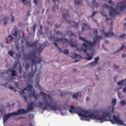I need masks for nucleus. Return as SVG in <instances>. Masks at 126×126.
<instances>
[{"label": "nucleus", "instance_id": "56", "mask_svg": "<svg viewBox=\"0 0 126 126\" xmlns=\"http://www.w3.org/2000/svg\"><path fill=\"white\" fill-rule=\"evenodd\" d=\"M109 19L108 17H106V22H107V21H109Z\"/></svg>", "mask_w": 126, "mask_h": 126}, {"label": "nucleus", "instance_id": "48", "mask_svg": "<svg viewBox=\"0 0 126 126\" xmlns=\"http://www.w3.org/2000/svg\"><path fill=\"white\" fill-rule=\"evenodd\" d=\"M11 21L12 22H13V21H14V17H13L12 15H11Z\"/></svg>", "mask_w": 126, "mask_h": 126}, {"label": "nucleus", "instance_id": "59", "mask_svg": "<svg viewBox=\"0 0 126 126\" xmlns=\"http://www.w3.org/2000/svg\"><path fill=\"white\" fill-rule=\"evenodd\" d=\"M47 24H48L49 25H51V24L50 22H49V21H47Z\"/></svg>", "mask_w": 126, "mask_h": 126}, {"label": "nucleus", "instance_id": "60", "mask_svg": "<svg viewBox=\"0 0 126 126\" xmlns=\"http://www.w3.org/2000/svg\"><path fill=\"white\" fill-rule=\"evenodd\" d=\"M86 100H87V101H89V98L88 97H87L86 98Z\"/></svg>", "mask_w": 126, "mask_h": 126}, {"label": "nucleus", "instance_id": "29", "mask_svg": "<svg viewBox=\"0 0 126 126\" xmlns=\"http://www.w3.org/2000/svg\"><path fill=\"white\" fill-rule=\"evenodd\" d=\"M120 104L122 106H125L126 104V100H121Z\"/></svg>", "mask_w": 126, "mask_h": 126}, {"label": "nucleus", "instance_id": "15", "mask_svg": "<svg viewBox=\"0 0 126 126\" xmlns=\"http://www.w3.org/2000/svg\"><path fill=\"white\" fill-rule=\"evenodd\" d=\"M99 61V57H97L94 58V62H93L90 63L91 66H94L98 63V61Z\"/></svg>", "mask_w": 126, "mask_h": 126}, {"label": "nucleus", "instance_id": "42", "mask_svg": "<svg viewBox=\"0 0 126 126\" xmlns=\"http://www.w3.org/2000/svg\"><path fill=\"white\" fill-rule=\"evenodd\" d=\"M39 0H33V2L35 4L38 5V2Z\"/></svg>", "mask_w": 126, "mask_h": 126}, {"label": "nucleus", "instance_id": "9", "mask_svg": "<svg viewBox=\"0 0 126 126\" xmlns=\"http://www.w3.org/2000/svg\"><path fill=\"white\" fill-rule=\"evenodd\" d=\"M91 30V25L87 23H84L82 25V31H85L86 30ZM93 32H97V29H92Z\"/></svg>", "mask_w": 126, "mask_h": 126}, {"label": "nucleus", "instance_id": "45", "mask_svg": "<svg viewBox=\"0 0 126 126\" xmlns=\"http://www.w3.org/2000/svg\"><path fill=\"white\" fill-rule=\"evenodd\" d=\"M8 38H10V40H13V37L11 34H9L8 36Z\"/></svg>", "mask_w": 126, "mask_h": 126}, {"label": "nucleus", "instance_id": "20", "mask_svg": "<svg viewBox=\"0 0 126 126\" xmlns=\"http://www.w3.org/2000/svg\"><path fill=\"white\" fill-rule=\"evenodd\" d=\"M126 78L124 80H122L117 82V85L118 86H122L123 85H125V86L126 87Z\"/></svg>", "mask_w": 126, "mask_h": 126}, {"label": "nucleus", "instance_id": "8", "mask_svg": "<svg viewBox=\"0 0 126 126\" xmlns=\"http://www.w3.org/2000/svg\"><path fill=\"white\" fill-rule=\"evenodd\" d=\"M103 7V8H106V9L109 8V14L111 17L118 14L117 11L115 8H113L112 7L109 6L106 4H104Z\"/></svg>", "mask_w": 126, "mask_h": 126}, {"label": "nucleus", "instance_id": "54", "mask_svg": "<svg viewBox=\"0 0 126 126\" xmlns=\"http://www.w3.org/2000/svg\"><path fill=\"white\" fill-rule=\"evenodd\" d=\"M126 55L125 54H123L122 55V58H126Z\"/></svg>", "mask_w": 126, "mask_h": 126}, {"label": "nucleus", "instance_id": "23", "mask_svg": "<svg viewBox=\"0 0 126 126\" xmlns=\"http://www.w3.org/2000/svg\"><path fill=\"white\" fill-rule=\"evenodd\" d=\"M32 96L35 99H38V94L35 93V91L32 90Z\"/></svg>", "mask_w": 126, "mask_h": 126}, {"label": "nucleus", "instance_id": "51", "mask_svg": "<svg viewBox=\"0 0 126 126\" xmlns=\"http://www.w3.org/2000/svg\"><path fill=\"white\" fill-rule=\"evenodd\" d=\"M114 67H115L116 69H118L119 68V66H117V65H116L115 64H114Z\"/></svg>", "mask_w": 126, "mask_h": 126}, {"label": "nucleus", "instance_id": "32", "mask_svg": "<svg viewBox=\"0 0 126 126\" xmlns=\"http://www.w3.org/2000/svg\"><path fill=\"white\" fill-rule=\"evenodd\" d=\"M125 37H126V34H125V33H123V35H119V38L124 39Z\"/></svg>", "mask_w": 126, "mask_h": 126}, {"label": "nucleus", "instance_id": "61", "mask_svg": "<svg viewBox=\"0 0 126 126\" xmlns=\"http://www.w3.org/2000/svg\"><path fill=\"white\" fill-rule=\"evenodd\" d=\"M94 34H97V32H94Z\"/></svg>", "mask_w": 126, "mask_h": 126}, {"label": "nucleus", "instance_id": "38", "mask_svg": "<svg viewBox=\"0 0 126 126\" xmlns=\"http://www.w3.org/2000/svg\"><path fill=\"white\" fill-rule=\"evenodd\" d=\"M25 90H26V91H27V88H24V89H23V90L21 91V92L20 93V94H22V95H23V94H24V91Z\"/></svg>", "mask_w": 126, "mask_h": 126}, {"label": "nucleus", "instance_id": "52", "mask_svg": "<svg viewBox=\"0 0 126 126\" xmlns=\"http://www.w3.org/2000/svg\"><path fill=\"white\" fill-rule=\"evenodd\" d=\"M55 27H56V28H59L60 26V25H57V24H56V25H55Z\"/></svg>", "mask_w": 126, "mask_h": 126}, {"label": "nucleus", "instance_id": "58", "mask_svg": "<svg viewBox=\"0 0 126 126\" xmlns=\"http://www.w3.org/2000/svg\"><path fill=\"white\" fill-rule=\"evenodd\" d=\"M93 21H94V22H95V23H97V22L96 20L93 19Z\"/></svg>", "mask_w": 126, "mask_h": 126}, {"label": "nucleus", "instance_id": "53", "mask_svg": "<svg viewBox=\"0 0 126 126\" xmlns=\"http://www.w3.org/2000/svg\"><path fill=\"white\" fill-rule=\"evenodd\" d=\"M123 92L126 93V87L123 89Z\"/></svg>", "mask_w": 126, "mask_h": 126}, {"label": "nucleus", "instance_id": "2", "mask_svg": "<svg viewBox=\"0 0 126 126\" xmlns=\"http://www.w3.org/2000/svg\"><path fill=\"white\" fill-rule=\"evenodd\" d=\"M46 46V42L41 44L39 43V40H35L32 43V78H33L34 76H35V87L38 88L40 91H42V87L39 84V82H40V77L42 73H41L40 70H37V64H40L43 61L41 57V53Z\"/></svg>", "mask_w": 126, "mask_h": 126}, {"label": "nucleus", "instance_id": "43", "mask_svg": "<svg viewBox=\"0 0 126 126\" xmlns=\"http://www.w3.org/2000/svg\"><path fill=\"white\" fill-rule=\"evenodd\" d=\"M43 29V26L42 25H40V30H39L38 32H42V30Z\"/></svg>", "mask_w": 126, "mask_h": 126}, {"label": "nucleus", "instance_id": "7", "mask_svg": "<svg viewBox=\"0 0 126 126\" xmlns=\"http://www.w3.org/2000/svg\"><path fill=\"white\" fill-rule=\"evenodd\" d=\"M32 110V101H31L30 104L27 106L26 110L24 109H19L17 112H13L14 116H19V115H22V114H28Z\"/></svg>", "mask_w": 126, "mask_h": 126}, {"label": "nucleus", "instance_id": "25", "mask_svg": "<svg viewBox=\"0 0 126 126\" xmlns=\"http://www.w3.org/2000/svg\"><path fill=\"white\" fill-rule=\"evenodd\" d=\"M95 0H94V1L92 2V4L93 6L97 7L99 6V4L97 2H95Z\"/></svg>", "mask_w": 126, "mask_h": 126}, {"label": "nucleus", "instance_id": "35", "mask_svg": "<svg viewBox=\"0 0 126 126\" xmlns=\"http://www.w3.org/2000/svg\"><path fill=\"white\" fill-rule=\"evenodd\" d=\"M97 13V11H93V14L90 17L91 18H93V17H94V16Z\"/></svg>", "mask_w": 126, "mask_h": 126}, {"label": "nucleus", "instance_id": "11", "mask_svg": "<svg viewBox=\"0 0 126 126\" xmlns=\"http://www.w3.org/2000/svg\"><path fill=\"white\" fill-rule=\"evenodd\" d=\"M12 116H14L13 112L6 114V115H4V116L2 117L3 123H6L8 119H9V118H10V117Z\"/></svg>", "mask_w": 126, "mask_h": 126}, {"label": "nucleus", "instance_id": "4", "mask_svg": "<svg viewBox=\"0 0 126 126\" xmlns=\"http://www.w3.org/2000/svg\"><path fill=\"white\" fill-rule=\"evenodd\" d=\"M39 95L42 96L43 100L38 102L39 107L41 109H44V106L47 109H49L51 111H56L58 110V107L56 105H51L50 101L53 102L52 98L49 94H46L44 93L43 91H41L39 93Z\"/></svg>", "mask_w": 126, "mask_h": 126}, {"label": "nucleus", "instance_id": "21", "mask_svg": "<svg viewBox=\"0 0 126 126\" xmlns=\"http://www.w3.org/2000/svg\"><path fill=\"white\" fill-rule=\"evenodd\" d=\"M81 97V94L80 92H78L76 94H74L72 95V97L73 99H77L78 97Z\"/></svg>", "mask_w": 126, "mask_h": 126}, {"label": "nucleus", "instance_id": "39", "mask_svg": "<svg viewBox=\"0 0 126 126\" xmlns=\"http://www.w3.org/2000/svg\"><path fill=\"white\" fill-rule=\"evenodd\" d=\"M26 44L28 47H32V43H30L28 42H27Z\"/></svg>", "mask_w": 126, "mask_h": 126}, {"label": "nucleus", "instance_id": "26", "mask_svg": "<svg viewBox=\"0 0 126 126\" xmlns=\"http://www.w3.org/2000/svg\"><path fill=\"white\" fill-rule=\"evenodd\" d=\"M124 47H125V44L122 45V46L120 48V49H119L117 51H116L115 52H114V54L115 53H119L121 51H122L123 49L124 48Z\"/></svg>", "mask_w": 126, "mask_h": 126}, {"label": "nucleus", "instance_id": "57", "mask_svg": "<svg viewBox=\"0 0 126 126\" xmlns=\"http://www.w3.org/2000/svg\"><path fill=\"white\" fill-rule=\"evenodd\" d=\"M71 36H74V32H71L70 33Z\"/></svg>", "mask_w": 126, "mask_h": 126}, {"label": "nucleus", "instance_id": "34", "mask_svg": "<svg viewBox=\"0 0 126 126\" xmlns=\"http://www.w3.org/2000/svg\"><path fill=\"white\" fill-rule=\"evenodd\" d=\"M69 44H70V45H71V47H74V43H73V42L72 39L70 40L69 41Z\"/></svg>", "mask_w": 126, "mask_h": 126}, {"label": "nucleus", "instance_id": "30", "mask_svg": "<svg viewBox=\"0 0 126 126\" xmlns=\"http://www.w3.org/2000/svg\"><path fill=\"white\" fill-rule=\"evenodd\" d=\"M16 59L18 60H19V59H20V58H21V55L19 53H17L16 54Z\"/></svg>", "mask_w": 126, "mask_h": 126}, {"label": "nucleus", "instance_id": "33", "mask_svg": "<svg viewBox=\"0 0 126 126\" xmlns=\"http://www.w3.org/2000/svg\"><path fill=\"white\" fill-rule=\"evenodd\" d=\"M27 17H29L31 16V11H28V13L26 14Z\"/></svg>", "mask_w": 126, "mask_h": 126}, {"label": "nucleus", "instance_id": "44", "mask_svg": "<svg viewBox=\"0 0 126 126\" xmlns=\"http://www.w3.org/2000/svg\"><path fill=\"white\" fill-rule=\"evenodd\" d=\"M60 93H61L60 96L61 97H63V95H64L65 94V93H64V92H61Z\"/></svg>", "mask_w": 126, "mask_h": 126}, {"label": "nucleus", "instance_id": "50", "mask_svg": "<svg viewBox=\"0 0 126 126\" xmlns=\"http://www.w3.org/2000/svg\"><path fill=\"white\" fill-rule=\"evenodd\" d=\"M36 28V24H34L33 26V32H35V29Z\"/></svg>", "mask_w": 126, "mask_h": 126}, {"label": "nucleus", "instance_id": "12", "mask_svg": "<svg viewBox=\"0 0 126 126\" xmlns=\"http://www.w3.org/2000/svg\"><path fill=\"white\" fill-rule=\"evenodd\" d=\"M71 58L75 60L74 63H77L81 59V56L78 55L76 53H73Z\"/></svg>", "mask_w": 126, "mask_h": 126}, {"label": "nucleus", "instance_id": "14", "mask_svg": "<svg viewBox=\"0 0 126 126\" xmlns=\"http://www.w3.org/2000/svg\"><path fill=\"white\" fill-rule=\"evenodd\" d=\"M21 2L24 5H27L29 4V6H31V0H21Z\"/></svg>", "mask_w": 126, "mask_h": 126}, {"label": "nucleus", "instance_id": "27", "mask_svg": "<svg viewBox=\"0 0 126 126\" xmlns=\"http://www.w3.org/2000/svg\"><path fill=\"white\" fill-rule=\"evenodd\" d=\"M74 2L78 5H81L82 4H83L82 1L79 0H74Z\"/></svg>", "mask_w": 126, "mask_h": 126}, {"label": "nucleus", "instance_id": "37", "mask_svg": "<svg viewBox=\"0 0 126 126\" xmlns=\"http://www.w3.org/2000/svg\"><path fill=\"white\" fill-rule=\"evenodd\" d=\"M108 3L112 5H113L115 4V2L112 1L111 0H110L108 1Z\"/></svg>", "mask_w": 126, "mask_h": 126}, {"label": "nucleus", "instance_id": "10", "mask_svg": "<svg viewBox=\"0 0 126 126\" xmlns=\"http://www.w3.org/2000/svg\"><path fill=\"white\" fill-rule=\"evenodd\" d=\"M117 9H120V11H123L126 9V0L124 2H119L116 6Z\"/></svg>", "mask_w": 126, "mask_h": 126}, {"label": "nucleus", "instance_id": "62", "mask_svg": "<svg viewBox=\"0 0 126 126\" xmlns=\"http://www.w3.org/2000/svg\"><path fill=\"white\" fill-rule=\"evenodd\" d=\"M50 11V9L48 8V9H47V12H48V11Z\"/></svg>", "mask_w": 126, "mask_h": 126}, {"label": "nucleus", "instance_id": "41", "mask_svg": "<svg viewBox=\"0 0 126 126\" xmlns=\"http://www.w3.org/2000/svg\"><path fill=\"white\" fill-rule=\"evenodd\" d=\"M29 66H30L29 63H27L26 64L25 68H26V69H27V70L28 69V68H29Z\"/></svg>", "mask_w": 126, "mask_h": 126}, {"label": "nucleus", "instance_id": "22", "mask_svg": "<svg viewBox=\"0 0 126 126\" xmlns=\"http://www.w3.org/2000/svg\"><path fill=\"white\" fill-rule=\"evenodd\" d=\"M116 103H117L116 99L115 98H114L112 101V104L113 105V107L112 108V113H114V106L116 104Z\"/></svg>", "mask_w": 126, "mask_h": 126}, {"label": "nucleus", "instance_id": "47", "mask_svg": "<svg viewBox=\"0 0 126 126\" xmlns=\"http://www.w3.org/2000/svg\"><path fill=\"white\" fill-rule=\"evenodd\" d=\"M17 64H18L17 63H15L14 64V65H13L14 68H16V67H17Z\"/></svg>", "mask_w": 126, "mask_h": 126}, {"label": "nucleus", "instance_id": "19", "mask_svg": "<svg viewBox=\"0 0 126 126\" xmlns=\"http://www.w3.org/2000/svg\"><path fill=\"white\" fill-rule=\"evenodd\" d=\"M55 3V5L53 6L54 8H56L57 10L59 9L58 4L60 2L59 0H52Z\"/></svg>", "mask_w": 126, "mask_h": 126}, {"label": "nucleus", "instance_id": "28", "mask_svg": "<svg viewBox=\"0 0 126 126\" xmlns=\"http://www.w3.org/2000/svg\"><path fill=\"white\" fill-rule=\"evenodd\" d=\"M8 55L11 56V57H12V58H13V55H14V52H13V51L12 50L8 51Z\"/></svg>", "mask_w": 126, "mask_h": 126}, {"label": "nucleus", "instance_id": "46", "mask_svg": "<svg viewBox=\"0 0 126 126\" xmlns=\"http://www.w3.org/2000/svg\"><path fill=\"white\" fill-rule=\"evenodd\" d=\"M12 35L15 36V37L16 38V37H17V32H15L14 33H12Z\"/></svg>", "mask_w": 126, "mask_h": 126}, {"label": "nucleus", "instance_id": "31", "mask_svg": "<svg viewBox=\"0 0 126 126\" xmlns=\"http://www.w3.org/2000/svg\"><path fill=\"white\" fill-rule=\"evenodd\" d=\"M100 13L102 14V16H103L104 17H106L107 14L104 11H101Z\"/></svg>", "mask_w": 126, "mask_h": 126}, {"label": "nucleus", "instance_id": "64", "mask_svg": "<svg viewBox=\"0 0 126 126\" xmlns=\"http://www.w3.org/2000/svg\"><path fill=\"white\" fill-rule=\"evenodd\" d=\"M125 26H126V23L125 24Z\"/></svg>", "mask_w": 126, "mask_h": 126}, {"label": "nucleus", "instance_id": "63", "mask_svg": "<svg viewBox=\"0 0 126 126\" xmlns=\"http://www.w3.org/2000/svg\"><path fill=\"white\" fill-rule=\"evenodd\" d=\"M30 126H32V123H31V124H30Z\"/></svg>", "mask_w": 126, "mask_h": 126}, {"label": "nucleus", "instance_id": "40", "mask_svg": "<svg viewBox=\"0 0 126 126\" xmlns=\"http://www.w3.org/2000/svg\"><path fill=\"white\" fill-rule=\"evenodd\" d=\"M13 31H14V32H19V31H18V30H17V28H16V27L14 28Z\"/></svg>", "mask_w": 126, "mask_h": 126}, {"label": "nucleus", "instance_id": "16", "mask_svg": "<svg viewBox=\"0 0 126 126\" xmlns=\"http://www.w3.org/2000/svg\"><path fill=\"white\" fill-rule=\"evenodd\" d=\"M9 71L11 73V76H17L16 71L13 68H9Z\"/></svg>", "mask_w": 126, "mask_h": 126}, {"label": "nucleus", "instance_id": "49", "mask_svg": "<svg viewBox=\"0 0 126 126\" xmlns=\"http://www.w3.org/2000/svg\"><path fill=\"white\" fill-rule=\"evenodd\" d=\"M29 77H31V78L32 77V72H30L29 74Z\"/></svg>", "mask_w": 126, "mask_h": 126}, {"label": "nucleus", "instance_id": "5", "mask_svg": "<svg viewBox=\"0 0 126 126\" xmlns=\"http://www.w3.org/2000/svg\"><path fill=\"white\" fill-rule=\"evenodd\" d=\"M68 12L69 11L68 10L64 9L63 12L62 19H63V22H64V21H66L67 23L69 25L71 24L72 27H74V28H75V29H76V28L78 27L79 23H76L74 21H69L67 20L68 19V18H70V15L68 14Z\"/></svg>", "mask_w": 126, "mask_h": 126}, {"label": "nucleus", "instance_id": "55", "mask_svg": "<svg viewBox=\"0 0 126 126\" xmlns=\"http://www.w3.org/2000/svg\"><path fill=\"white\" fill-rule=\"evenodd\" d=\"M9 88L10 89H11V90H13V87H12V86L9 87Z\"/></svg>", "mask_w": 126, "mask_h": 126}, {"label": "nucleus", "instance_id": "17", "mask_svg": "<svg viewBox=\"0 0 126 126\" xmlns=\"http://www.w3.org/2000/svg\"><path fill=\"white\" fill-rule=\"evenodd\" d=\"M103 35H104L105 37H112L114 35V32H103Z\"/></svg>", "mask_w": 126, "mask_h": 126}, {"label": "nucleus", "instance_id": "36", "mask_svg": "<svg viewBox=\"0 0 126 126\" xmlns=\"http://www.w3.org/2000/svg\"><path fill=\"white\" fill-rule=\"evenodd\" d=\"M24 100L26 101L27 102L28 105H29V104H30V103H29V102H28V98H27V96H24Z\"/></svg>", "mask_w": 126, "mask_h": 126}, {"label": "nucleus", "instance_id": "13", "mask_svg": "<svg viewBox=\"0 0 126 126\" xmlns=\"http://www.w3.org/2000/svg\"><path fill=\"white\" fill-rule=\"evenodd\" d=\"M23 59L25 61L27 60V61H31V62H32V53L28 55L24 54Z\"/></svg>", "mask_w": 126, "mask_h": 126}, {"label": "nucleus", "instance_id": "1", "mask_svg": "<svg viewBox=\"0 0 126 126\" xmlns=\"http://www.w3.org/2000/svg\"><path fill=\"white\" fill-rule=\"evenodd\" d=\"M71 113H77L81 117V119L82 120L85 119V121H90L91 119L97 120L100 121L101 123H102L106 121V118H109V120L108 121L111 122L113 125L116 124L121 126L124 125V122L120 119L119 116L116 117L115 115H114L113 119H111V115L109 112H104L102 115H98L79 107L71 106Z\"/></svg>", "mask_w": 126, "mask_h": 126}, {"label": "nucleus", "instance_id": "6", "mask_svg": "<svg viewBox=\"0 0 126 126\" xmlns=\"http://www.w3.org/2000/svg\"><path fill=\"white\" fill-rule=\"evenodd\" d=\"M55 42H54V44L56 47H57L58 49L60 51V53H63L64 54L67 55L69 54V52L68 49L64 50L63 52L61 50V49L58 46L57 43L59 42H63V43H68V41L66 38L60 37V38H56L54 39Z\"/></svg>", "mask_w": 126, "mask_h": 126}, {"label": "nucleus", "instance_id": "18", "mask_svg": "<svg viewBox=\"0 0 126 126\" xmlns=\"http://www.w3.org/2000/svg\"><path fill=\"white\" fill-rule=\"evenodd\" d=\"M1 21L3 23L4 26H5L7 24V23L8 22V18L7 17H3Z\"/></svg>", "mask_w": 126, "mask_h": 126}, {"label": "nucleus", "instance_id": "3", "mask_svg": "<svg viewBox=\"0 0 126 126\" xmlns=\"http://www.w3.org/2000/svg\"><path fill=\"white\" fill-rule=\"evenodd\" d=\"M103 39L102 36H96L95 38L94 39L93 42H90L85 39V38L82 37L81 36L79 37V40L81 41H83L85 42L83 43V47L85 49H82V51L84 53L87 54V57L86 58V60L88 61H91L93 58V55L92 53H88L87 50L90 49L91 47H95L96 46V43H99L100 40H102Z\"/></svg>", "mask_w": 126, "mask_h": 126}, {"label": "nucleus", "instance_id": "24", "mask_svg": "<svg viewBox=\"0 0 126 126\" xmlns=\"http://www.w3.org/2000/svg\"><path fill=\"white\" fill-rule=\"evenodd\" d=\"M27 91H30L31 92L32 91V85L28 84L27 85Z\"/></svg>", "mask_w": 126, "mask_h": 126}]
</instances>
